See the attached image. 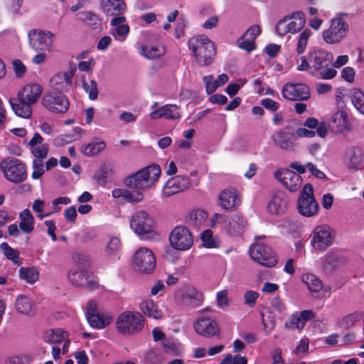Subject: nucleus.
Instances as JSON below:
<instances>
[{"mask_svg":"<svg viewBox=\"0 0 364 364\" xmlns=\"http://www.w3.org/2000/svg\"><path fill=\"white\" fill-rule=\"evenodd\" d=\"M153 223L148 213L144 210H138L132 215L130 226L137 235H144L153 231Z\"/></svg>","mask_w":364,"mask_h":364,"instance_id":"14","label":"nucleus"},{"mask_svg":"<svg viewBox=\"0 0 364 364\" xmlns=\"http://www.w3.org/2000/svg\"><path fill=\"white\" fill-rule=\"evenodd\" d=\"M28 36L29 45L35 50H48L53 46L54 34L50 31H43L34 29L31 30Z\"/></svg>","mask_w":364,"mask_h":364,"instance_id":"12","label":"nucleus"},{"mask_svg":"<svg viewBox=\"0 0 364 364\" xmlns=\"http://www.w3.org/2000/svg\"><path fill=\"white\" fill-rule=\"evenodd\" d=\"M80 20L85 22V23L92 27V29H98L100 28L101 22L100 18L92 12L82 11L78 14Z\"/></svg>","mask_w":364,"mask_h":364,"instance_id":"40","label":"nucleus"},{"mask_svg":"<svg viewBox=\"0 0 364 364\" xmlns=\"http://www.w3.org/2000/svg\"><path fill=\"white\" fill-rule=\"evenodd\" d=\"M141 312L149 318L159 319L163 317V312L158 306L151 300L142 301L139 306Z\"/></svg>","mask_w":364,"mask_h":364,"instance_id":"31","label":"nucleus"},{"mask_svg":"<svg viewBox=\"0 0 364 364\" xmlns=\"http://www.w3.org/2000/svg\"><path fill=\"white\" fill-rule=\"evenodd\" d=\"M41 103L44 107L53 112L65 113L68 110V98L58 93L48 92L43 95Z\"/></svg>","mask_w":364,"mask_h":364,"instance_id":"15","label":"nucleus"},{"mask_svg":"<svg viewBox=\"0 0 364 364\" xmlns=\"http://www.w3.org/2000/svg\"><path fill=\"white\" fill-rule=\"evenodd\" d=\"M68 337V333L61 328L49 329L44 335V340L46 343L54 344L65 341Z\"/></svg>","mask_w":364,"mask_h":364,"instance_id":"33","label":"nucleus"},{"mask_svg":"<svg viewBox=\"0 0 364 364\" xmlns=\"http://www.w3.org/2000/svg\"><path fill=\"white\" fill-rule=\"evenodd\" d=\"M43 93V87L37 83L27 84L17 93L21 100H26L28 104L35 105Z\"/></svg>","mask_w":364,"mask_h":364,"instance_id":"21","label":"nucleus"},{"mask_svg":"<svg viewBox=\"0 0 364 364\" xmlns=\"http://www.w3.org/2000/svg\"><path fill=\"white\" fill-rule=\"evenodd\" d=\"M33 171L31 177L33 179H38L44 173L43 161L41 159H35L33 161Z\"/></svg>","mask_w":364,"mask_h":364,"instance_id":"55","label":"nucleus"},{"mask_svg":"<svg viewBox=\"0 0 364 364\" xmlns=\"http://www.w3.org/2000/svg\"><path fill=\"white\" fill-rule=\"evenodd\" d=\"M318 210V205L313 195L311 184L306 183L303 188L298 200L299 213L305 217L315 215Z\"/></svg>","mask_w":364,"mask_h":364,"instance_id":"6","label":"nucleus"},{"mask_svg":"<svg viewBox=\"0 0 364 364\" xmlns=\"http://www.w3.org/2000/svg\"><path fill=\"white\" fill-rule=\"evenodd\" d=\"M274 176L286 188L291 192L298 191L302 184L301 177L298 173L289 169L279 170L275 172Z\"/></svg>","mask_w":364,"mask_h":364,"instance_id":"17","label":"nucleus"},{"mask_svg":"<svg viewBox=\"0 0 364 364\" xmlns=\"http://www.w3.org/2000/svg\"><path fill=\"white\" fill-rule=\"evenodd\" d=\"M165 53L164 48L154 46H142L140 48L139 53L147 59H156Z\"/></svg>","mask_w":364,"mask_h":364,"instance_id":"38","label":"nucleus"},{"mask_svg":"<svg viewBox=\"0 0 364 364\" xmlns=\"http://www.w3.org/2000/svg\"><path fill=\"white\" fill-rule=\"evenodd\" d=\"M169 242L174 249L184 251L191 247L193 237L186 227L177 226L170 233Z\"/></svg>","mask_w":364,"mask_h":364,"instance_id":"9","label":"nucleus"},{"mask_svg":"<svg viewBox=\"0 0 364 364\" xmlns=\"http://www.w3.org/2000/svg\"><path fill=\"white\" fill-rule=\"evenodd\" d=\"M311 35V31L309 29H306L300 34L296 47V50L299 54H301L304 52L309 38Z\"/></svg>","mask_w":364,"mask_h":364,"instance_id":"53","label":"nucleus"},{"mask_svg":"<svg viewBox=\"0 0 364 364\" xmlns=\"http://www.w3.org/2000/svg\"><path fill=\"white\" fill-rule=\"evenodd\" d=\"M152 119L164 117L166 119H176L181 117L179 107L176 105H166L150 113Z\"/></svg>","mask_w":364,"mask_h":364,"instance_id":"26","label":"nucleus"},{"mask_svg":"<svg viewBox=\"0 0 364 364\" xmlns=\"http://www.w3.org/2000/svg\"><path fill=\"white\" fill-rule=\"evenodd\" d=\"M302 280L312 292H318L323 287L321 281L314 274H304Z\"/></svg>","mask_w":364,"mask_h":364,"instance_id":"41","label":"nucleus"},{"mask_svg":"<svg viewBox=\"0 0 364 364\" xmlns=\"http://www.w3.org/2000/svg\"><path fill=\"white\" fill-rule=\"evenodd\" d=\"M132 262L134 268L143 273H151L156 264L154 252L146 247L139 248L133 256Z\"/></svg>","mask_w":364,"mask_h":364,"instance_id":"8","label":"nucleus"},{"mask_svg":"<svg viewBox=\"0 0 364 364\" xmlns=\"http://www.w3.org/2000/svg\"><path fill=\"white\" fill-rule=\"evenodd\" d=\"M31 152L33 155L36 157V159H45L48 153V144H41L40 146H34L32 147Z\"/></svg>","mask_w":364,"mask_h":364,"instance_id":"59","label":"nucleus"},{"mask_svg":"<svg viewBox=\"0 0 364 364\" xmlns=\"http://www.w3.org/2000/svg\"><path fill=\"white\" fill-rule=\"evenodd\" d=\"M194 328L197 333L211 337L220 333V328L215 320L209 317H200L195 322Z\"/></svg>","mask_w":364,"mask_h":364,"instance_id":"19","label":"nucleus"},{"mask_svg":"<svg viewBox=\"0 0 364 364\" xmlns=\"http://www.w3.org/2000/svg\"><path fill=\"white\" fill-rule=\"evenodd\" d=\"M144 323V317L140 313L127 311L118 316L116 328L122 335H134L142 330Z\"/></svg>","mask_w":364,"mask_h":364,"instance_id":"4","label":"nucleus"},{"mask_svg":"<svg viewBox=\"0 0 364 364\" xmlns=\"http://www.w3.org/2000/svg\"><path fill=\"white\" fill-rule=\"evenodd\" d=\"M11 108L16 115L24 119H30L32 116V106L27 101L21 100L18 95L15 98H10L9 100Z\"/></svg>","mask_w":364,"mask_h":364,"instance_id":"23","label":"nucleus"},{"mask_svg":"<svg viewBox=\"0 0 364 364\" xmlns=\"http://www.w3.org/2000/svg\"><path fill=\"white\" fill-rule=\"evenodd\" d=\"M72 73H58L50 78V86L59 92H68L72 85Z\"/></svg>","mask_w":364,"mask_h":364,"instance_id":"22","label":"nucleus"},{"mask_svg":"<svg viewBox=\"0 0 364 364\" xmlns=\"http://www.w3.org/2000/svg\"><path fill=\"white\" fill-rule=\"evenodd\" d=\"M259 297V294L255 291H247L243 296L244 302L246 305L253 306Z\"/></svg>","mask_w":364,"mask_h":364,"instance_id":"61","label":"nucleus"},{"mask_svg":"<svg viewBox=\"0 0 364 364\" xmlns=\"http://www.w3.org/2000/svg\"><path fill=\"white\" fill-rule=\"evenodd\" d=\"M304 326L302 319L299 316L298 314L291 315L284 323V327L289 330H301Z\"/></svg>","mask_w":364,"mask_h":364,"instance_id":"47","label":"nucleus"},{"mask_svg":"<svg viewBox=\"0 0 364 364\" xmlns=\"http://www.w3.org/2000/svg\"><path fill=\"white\" fill-rule=\"evenodd\" d=\"M82 86L85 92L88 94L90 100L97 99L99 90L97 83L95 80H91L89 82L83 81Z\"/></svg>","mask_w":364,"mask_h":364,"instance_id":"45","label":"nucleus"},{"mask_svg":"<svg viewBox=\"0 0 364 364\" xmlns=\"http://www.w3.org/2000/svg\"><path fill=\"white\" fill-rule=\"evenodd\" d=\"M101 6L103 12L109 16L123 14L127 8L124 0H102Z\"/></svg>","mask_w":364,"mask_h":364,"instance_id":"28","label":"nucleus"},{"mask_svg":"<svg viewBox=\"0 0 364 364\" xmlns=\"http://www.w3.org/2000/svg\"><path fill=\"white\" fill-rule=\"evenodd\" d=\"M73 259L75 263L77 264V268L80 267L81 269H88L90 267V264L89 258L85 255L74 253L73 255Z\"/></svg>","mask_w":364,"mask_h":364,"instance_id":"56","label":"nucleus"},{"mask_svg":"<svg viewBox=\"0 0 364 364\" xmlns=\"http://www.w3.org/2000/svg\"><path fill=\"white\" fill-rule=\"evenodd\" d=\"M328 127L336 134H341L346 130H349L350 124L346 112L342 110L336 112L331 117V119L328 123Z\"/></svg>","mask_w":364,"mask_h":364,"instance_id":"24","label":"nucleus"},{"mask_svg":"<svg viewBox=\"0 0 364 364\" xmlns=\"http://www.w3.org/2000/svg\"><path fill=\"white\" fill-rule=\"evenodd\" d=\"M160 174L159 166H148L125 178L124 184L131 189L143 191L151 187L159 179Z\"/></svg>","mask_w":364,"mask_h":364,"instance_id":"2","label":"nucleus"},{"mask_svg":"<svg viewBox=\"0 0 364 364\" xmlns=\"http://www.w3.org/2000/svg\"><path fill=\"white\" fill-rule=\"evenodd\" d=\"M249 252L252 259L262 266L271 267L277 263L272 249L262 242H256L252 245Z\"/></svg>","mask_w":364,"mask_h":364,"instance_id":"7","label":"nucleus"},{"mask_svg":"<svg viewBox=\"0 0 364 364\" xmlns=\"http://www.w3.org/2000/svg\"><path fill=\"white\" fill-rule=\"evenodd\" d=\"M261 30L259 26L254 25L250 26L243 34L247 38H250L252 41H255V38L260 34Z\"/></svg>","mask_w":364,"mask_h":364,"instance_id":"63","label":"nucleus"},{"mask_svg":"<svg viewBox=\"0 0 364 364\" xmlns=\"http://www.w3.org/2000/svg\"><path fill=\"white\" fill-rule=\"evenodd\" d=\"M347 154L349 159L348 167L350 168H358L363 161L362 149L358 146L350 147L348 149Z\"/></svg>","mask_w":364,"mask_h":364,"instance_id":"36","label":"nucleus"},{"mask_svg":"<svg viewBox=\"0 0 364 364\" xmlns=\"http://www.w3.org/2000/svg\"><path fill=\"white\" fill-rule=\"evenodd\" d=\"M208 214L203 210H197L190 213L188 223L195 227L200 225L207 218Z\"/></svg>","mask_w":364,"mask_h":364,"instance_id":"44","label":"nucleus"},{"mask_svg":"<svg viewBox=\"0 0 364 364\" xmlns=\"http://www.w3.org/2000/svg\"><path fill=\"white\" fill-rule=\"evenodd\" d=\"M196 63L201 66H208L213 62L216 54L214 43L204 35L195 36L188 42Z\"/></svg>","mask_w":364,"mask_h":364,"instance_id":"1","label":"nucleus"},{"mask_svg":"<svg viewBox=\"0 0 364 364\" xmlns=\"http://www.w3.org/2000/svg\"><path fill=\"white\" fill-rule=\"evenodd\" d=\"M0 169L4 177L9 181L19 183L27 177L25 164L20 160L8 157L0 163Z\"/></svg>","mask_w":364,"mask_h":364,"instance_id":"5","label":"nucleus"},{"mask_svg":"<svg viewBox=\"0 0 364 364\" xmlns=\"http://www.w3.org/2000/svg\"><path fill=\"white\" fill-rule=\"evenodd\" d=\"M289 21V30L291 33H296L300 31L305 25L304 14L301 11L294 13L291 16L287 17Z\"/></svg>","mask_w":364,"mask_h":364,"instance_id":"34","label":"nucleus"},{"mask_svg":"<svg viewBox=\"0 0 364 364\" xmlns=\"http://www.w3.org/2000/svg\"><path fill=\"white\" fill-rule=\"evenodd\" d=\"M165 352L173 355H177L179 352V344L173 340H166L162 343Z\"/></svg>","mask_w":364,"mask_h":364,"instance_id":"60","label":"nucleus"},{"mask_svg":"<svg viewBox=\"0 0 364 364\" xmlns=\"http://www.w3.org/2000/svg\"><path fill=\"white\" fill-rule=\"evenodd\" d=\"M90 325L95 328H103L109 325L111 322L112 318L108 315H102L100 313L91 314L87 318Z\"/></svg>","mask_w":364,"mask_h":364,"instance_id":"35","label":"nucleus"},{"mask_svg":"<svg viewBox=\"0 0 364 364\" xmlns=\"http://www.w3.org/2000/svg\"><path fill=\"white\" fill-rule=\"evenodd\" d=\"M339 262L340 258L338 256L336 255H328L323 262V269L326 272H331Z\"/></svg>","mask_w":364,"mask_h":364,"instance_id":"52","label":"nucleus"},{"mask_svg":"<svg viewBox=\"0 0 364 364\" xmlns=\"http://www.w3.org/2000/svg\"><path fill=\"white\" fill-rule=\"evenodd\" d=\"M20 229L25 233H31L34 229V218L28 209L23 210L19 215Z\"/></svg>","mask_w":364,"mask_h":364,"instance_id":"32","label":"nucleus"},{"mask_svg":"<svg viewBox=\"0 0 364 364\" xmlns=\"http://www.w3.org/2000/svg\"><path fill=\"white\" fill-rule=\"evenodd\" d=\"M19 277L21 279L25 280L29 284H33L39 277V273L36 268L31 267H21L19 269Z\"/></svg>","mask_w":364,"mask_h":364,"instance_id":"42","label":"nucleus"},{"mask_svg":"<svg viewBox=\"0 0 364 364\" xmlns=\"http://www.w3.org/2000/svg\"><path fill=\"white\" fill-rule=\"evenodd\" d=\"M191 185L190 179L184 176H176L167 181L163 188L165 197H170L186 191Z\"/></svg>","mask_w":364,"mask_h":364,"instance_id":"18","label":"nucleus"},{"mask_svg":"<svg viewBox=\"0 0 364 364\" xmlns=\"http://www.w3.org/2000/svg\"><path fill=\"white\" fill-rule=\"evenodd\" d=\"M219 205L225 210H230L238 204L239 199L235 189L224 190L218 198Z\"/></svg>","mask_w":364,"mask_h":364,"instance_id":"29","label":"nucleus"},{"mask_svg":"<svg viewBox=\"0 0 364 364\" xmlns=\"http://www.w3.org/2000/svg\"><path fill=\"white\" fill-rule=\"evenodd\" d=\"M203 245L207 248H214L217 247L216 242L213 240L212 232L209 230L204 231L201 234Z\"/></svg>","mask_w":364,"mask_h":364,"instance_id":"58","label":"nucleus"},{"mask_svg":"<svg viewBox=\"0 0 364 364\" xmlns=\"http://www.w3.org/2000/svg\"><path fill=\"white\" fill-rule=\"evenodd\" d=\"M68 277L69 281L76 287H82L93 290L98 286L95 278L88 272L87 269L79 267L76 269H71L68 274Z\"/></svg>","mask_w":364,"mask_h":364,"instance_id":"13","label":"nucleus"},{"mask_svg":"<svg viewBox=\"0 0 364 364\" xmlns=\"http://www.w3.org/2000/svg\"><path fill=\"white\" fill-rule=\"evenodd\" d=\"M288 206L287 196L282 191L274 193L269 203L267 210L272 214H280L284 213Z\"/></svg>","mask_w":364,"mask_h":364,"instance_id":"25","label":"nucleus"},{"mask_svg":"<svg viewBox=\"0 0 364 364\" xmlns=\"http://www.w3.org/2000/svg\"><path fill=\"white\" fill-rule=\"evenodd\" d=\"M237 46L247 53H250L256 48L255 42L243 35L237 39Z\"/></svg>","mask_w":364,"mask_h":364,"instance_id":"50","label":"nucleus"},{"mask_svg":"<svg viewBox=\"0 0 364 364\" xmlns=\"http://www.w3.org/2000/svg\"><path fill=\"white\" fill-rule=\"evenodd\" d=\"M333 234L331 228L326 225L316 227L312 232L311 245L316 250H325L332 245Z\"/></svg>","mask_w":364,"mask_h":364,"instance_id":"16","label":"nucleus"},{"mask_svg":"<svg viewBox=\"0 0 364 364\" xmlns=\"http://www.w3.org/2000/svg\"><path fill=\"white\" fill-rule=\"evenodd\" d=\"M349 26L341 18H336L331 21V26L323 33V38L328 43H338L347 34Z\"/></svg>","mask_w":364,"mask_h":364,"instance_id":"10","label":"nucleus"},{"mask_svg":"<svg viewBox=\"0 0 364 364\" xmlns=\"http://www.w3.org/2000/svg\"><path fill=\"white\" fill-rule=\"evenodd\" d=\"M282 96L291 101H304L310 98V88L304 83H286L282 90Z\"/></svg>","mask_w":364,"mask_h":364,"instance_id":"11","label":"nucleus"},{"mask_svg":"<svg viewBox=\"0 0 364 364\" xmlns=\"http://www.w3.org/2000/svg\"><path fill=\"white\" fill-rule=\"evenodd\" d=\"M309 61L311 62V73L316 75V73L321 79H332L336 75V70L328 68L331 63L330 54L321 50H317L309 52Z\"/></svg>","mask_w":364,"mask_h":364,"instance_id":"3","label":"nucleus"},{"mask_svg":"<svg viewBox=\"0 0 364 364\" xmlns=\"http://www.w3.org/2000/svg\"><path fill=\"white\" fill-rule=\"evenodd\" d=\"M129 191L126 190L124 200L127 203H137L144 199V195L141 190Z\"/></svg>","mask_w":364,"mask_h":364,"instance_id":"54","label":"nucleus"},{"mask_svg":"<svg viewBox=\"0 0 364 364\" xmlns=\"http://www.w3.org/2000/svg\"><path fill=\"white\" fill-rule=\"evenodd\" d=\"M16 310L18 313L30 315L32 312V303L31 299L24 295H18L16 299Z\"/></svg>","mask_w":364,"mask_h":364,"instance_id":"37","label":"nucleus"},{"mask_svg":"<svg viewBox=\"0 0 364 364\" xmlns=\"http://www.w3.org/2000/svg\"><path fill=\"white\" fill-rule=\"evenodd\" d=\"M121 249V242L117 237H112L110 238L107 243L105 252L109 256L117 255Z\"/></svg>","mask_w":364,"mask_h":364,"instance_id":"49","label":"nucleus"},{"mask_svg":"<svg viewBox=\"0 0 364 364\" xmlns=\"http://www.w3.org/2000/svg\"><path fill=\"white\" fill-rule=\"evenodd\" d=\"M287 17H285L284 19L280 20L277 26H276V32L278 35L282 36L285 35L287 33L289 32V23H287Z\"/></svg>","mask_w":364,"mask_h":364,"instance_id":"62","label":"nucleus"},{"mask_svg":"<svg viewBox=\"0 0 364 364\" xmlns=\"http://www.w3.org/2000/svg\"><path fill=\"white\" fill-rule=\"evenodd\" d=\"M203 301V295L194 287H187L182 295L181 302L184 306L196 308Z\"/></svg>","mask_w":364,"mask_h":364,"instance_id":"27","label":"nucleus"},{"mask_svg":"<svg viewBox=\"0 0 364 364\" xmlns=\"http://www.w3.org/2000/svg\"><path fill=\"white\" fill-rule=\"evenodd\" d=\"M247 222L240 215H233L228 223V227L227 228L228 232L231 235H238L243 232Z\"/></svg>","mask_w":364,"mask_h":364,"instance_id":"30","label":"nucleus"},{"mask_svg":"<svg viewBox=\"0 0 364 364\" xmlns=\"http://www.w3.org/2000/svg\"><path fill=\"white\" fill-rule=\"evenodd\" d=\"M361 314L360 312H353L344 316L340 321L341 326L344 328H348L355 324L360 320Z\"/></svg>","mask_w":364,"mask_h":364,"instance_id":"51","label":"nucleus"},{"mask_svg":"<svg viewBox=\"0 0 364 364\" xmlns=\"http://www.w3.org/2000/svg\"><path fill=\"white\" fill-rule=\"evenodd\" d=\"M272 139L280 149L289 150L295 146L296 136L293 130H280L273 135Z\"/></svg>","mask_w":364,"mask_h":364,"instance_id":"20","label":"nucleus"},{"mask_svg":"<svg viewBox=\"0 0 364 364\" xmlns=\"http://www.w3.org/2000/svg\"><path fill=\"white\" fill-rule=\"evenodd\" d=\"M203 82L205 85L208 94L213 93L219 87L218 81L213 80L212 75H207L203 77Z\"/></svg>","mask_w":364,"mask_h":364,"instance_id":"57","label":"nucleus"},{"mask_svg":"<svg viewBox=\"0 0 364 364\" xmlns=\"http://www.w3.org/2000/svg\"><path fill=\"white\" fill-rule=\"evenodd\" d=\"M146 360L151 364L160 362L161 357L156 350L151 349L145 355Z\"/></svg>","mask_w":364,"mask_h":364,"instance_id":"64","label":"nucleus"},{"mask_svg":"<svg viewBox=\"0 0 364 364\" xmlns=\"http://www.w3.org/2000/svg\"><path fill=\"white\" fill-rule=\"evenodd\" d=\"M0 250L4 255L14 264H18L20 257L16 250L11 248L6 242L0 245Z\"/></svg>","mask_w":364,"mask_h":364,"instance_id":"48","label":"nucleus"},{"mask_svg":"<svg viewBox=\"0 0 364 364\" xmlns=\"http://www.w3.org/2000/svg\"><path fill=\"white\" fill-rule=\"evenodd\" d=\"M349 95L354 107L364 114V93L358 88H353Z\"/></svg>","mask_w":364,"mask_h":364,"instance_id":"39","label":"nucleus"},{"mask_svg":"<svg viewBox=\"0 0 364 364\" xmlns=\"http://www.w3.org/2000/svg\"><path fill=\"white\" fill-rule=\"evenodd\" d=\"M105 146L106 145L104 141L90 143L83 148L82 152L86 156H92L97 154L103 150L105 148Z\"/></svg>","mask_w":364,"mask_h":364,"instance_id":"46","label":"nucleus"},{"mask_svg":"<svg viewBox=\"0 0 364 364\" xmlns=\"http://www.w3.org/2000/svg\"><path fill=\"white\" fill-rule=\"evenodd\" d=\"M82 129L76 127L72 133L63 134L55 139V143L61 145L63 144H68L73 141L79 139L81 137Z\"/></svg>","mask_w":364,"mask_h":364,"instance_id":"43","label":"nucleus"}]
</instances>
